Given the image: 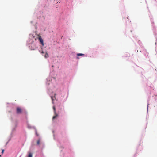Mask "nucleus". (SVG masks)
Segmentation results:
<instances>
[{"instance_id":"9","label":"nucleus","mask_w":157,"mask_h":157,"mask_svg":"<svg viewBox=\"0 0 157 157\" xmlns=\"http://www.w3.org/2000/svg\"><path fill=\"white\" fill-rule=\"evenodd\" d=\"M36 135L38 136V135L37 134V133L36 132Z\"/></svg>"},{"instance_id":"5","label":"nucleus","mask_w":157,"mask_h":157,"mask_svg":"<svg viewBox=\"0 0 157 157\" xmlns=\"http://www.w3.org/2000/svg\"><path fill=\"white\" fill-rule=\"evenodd\" d=\"M77 56H84V55L82 53H78L77 54Z\"/></svg>"},{"instance_id":"4","label":"nucleus","mask_w":157,"mask_h":157,"mask_svg":"<svg viewBox=\"0 0 157 157\" xmlns=\"http://www.w3.org/2000/svg\"><path fill=\"white\" fill-rule=\"evenodd\" d=\"M49 55L47 52H46V54L44 56V57L45 58H47L48 57Z\"/></svg>"},{"instance_id":"11","label":"nucleus","mask_w":157,"mask_h":157,"mask_svg":"<svg viewBox=\"0 0 157 157\" xmlns=\"http://www.w3.org/2000/svg\"><path fill=\"white\" fill-rule=\"evenodd\" d=\"M31 50H34L35 49H31Z\"/></svg>"},{"instance_id":"1","label":"nucleus","mask_w":157,"mask_h":157,"mask_svg":"<svg viewBox=\"0 0 157 157\" xmlns=\"http://www.w3.org/2000/svg\"><path fill=\"white\" fill-rule=\"evenodd\" d=\"M22 112V110L21 108L18 107L16 108V113L17 114H21Z\"/></svg>"},{"instance_id":"13","label":"nucleus","mask_w":157,"mask_h":157,"mask_svg":"<svg viewBox=\"0 0 157 157\" xmlns=\"http://www.w3.org/2000/svg\"><path fill=\"white\" fill-rule=\"evenodd\" d=\"M1 156V155H0V157Z\"/></svg>"},{"instance_id":"8","label":"nucleus","mask_w":157,"mask_h":157,"mask_svg":"<svg viewBox=\"0 0 157 157\" xmlns=\"http://www.w3.org/2000/svg\"><path fill=\"white\" fill-rule=\"evenodd\" d=\"M4 149H2V154H3V153H4Z\"/></svg>"},{"instance_id":"2","label":"nucleus","mask_w":157,"mask_h":157,"mask_svg":"<svg viewBox=\"0 0 157 157\" xmlns=\"http://www.w3.org/2000/svg\"><path fill=\"white\" fill-rule=\"evenodd\" d=\"M53 110L54 111V114H55V115L54 116H53L52 117V119L54 120V119H55V118H56L58 116V115L56 113V108L54 106L53 107Z\"/></svg>"},{"instance_id":"7","label":"nucleus","mask_w":157,"mask_h":157,"mask_svg":"<svg viewBox=\"0 0 157 157\" xmlns=\"http://www.w3.org/2000/svg\"><path fill=\"white\" fill-rule=\"evenodd\" d=\"M40 144V140H37V145H39Z\"/></svg>"},{"instance_id":"12","label":"nucleus","mask_w":157,"mask_h":157,"mask_svg":"<svg viewBox=\"0 0 157 157\" xmlns=\"http://www.w3.org/2000/svg\"><path fill=\"white\" fill-rule=\"evenodd\" d=\"M51 98H52V97H51Z\"/></svg>"},{"instance_id":"3","label":"nucleus","mask_w":157,"mask_h":157,"mask_svg":"<svg viewBox=\"0 0 157 157\" xmlns=\"http://www.w3.org/2000/svg\"><path fill=\"white\" fill-rule=\"evenodd\" d=\"M40 42L41 43L42 46L44 45L43 40L42 39L41 36H40L38 38Z\"/></svg>"},{"instance_id":"6","label":"nucleus","mask_w":157,"mask_h":157,"mask_svg":"<svg viewBox=\"0 0 157 157\" xmlns=\"http://www.w3.org/2000/svg\"><path fill=\"white\" fill-rule=\"evenodd\" d=\"M28 157H32V154L31 153H29Z\"/></svg>"},{"instance_id":"10","label":"nucleus","mask_w":157,"mask_h":157,"mask_svg":"<svg viewBox=\"0 0 157 157\" xmlns=\"http://www.w3.org/2000/svg\"><path fill=\"white\" fill-rule=\"evenodd\" d=\"M44 52H43V51H42L41 52V53L42 54V53H44Z\"/></svg>"}]
</instances>
